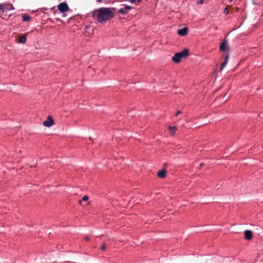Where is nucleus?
Listing matches in <instances>:
<instances>
[{
    "mask_svg": "<svg viewBox=\"0 0 263 263\" xmlns=\"http://www.w3.org/2000/svg\"><path fill=\"white\" fill-rule=\"evenodd\" d=\"M98 20L99 22H104L113 17L114 14L108 8H102L97 12Z\"/></svg>",
    "mask_w": 263,
    "mask_h": 263,
    "instance_id": "f257e3e1",
    "label": "nucleus"
},
{
    "mask_svg": "<svg viewBox=\"0 0 263 263\" xmlns=\"http://www.w3.org/2000/svg\"><path fill=\"white\" fill-rule=\"evenodd\" d=\"M189 54V50L184 49L182 51L176 53L172 59L174 62L178 63L181 61L182 59L186 58Z\"/></svg>",
    "mask_w": 263,
    "mask_h": 263,
    "instance_id": "f03ea898",
    "label": "nucleus"
},
{
    "mask_svg": "<svg viewBox=\"0 0 263 263\" xmlns=\"http://www.w3.org/2000/svg\"><path fill=\"white\" fill-rule=\"evenodd\" d=\"M54 124V120L52 116H47V120L43 122V125L46 127H50Z\"/></svg>",
    "mask_w": 263,
    "mask_h": 263,
    "instance_id": "7ed1b4c3",
    "label": "nucleus"
},
{
    "mask_svg": "<svg viewBox=\"0 0 263 263\" xmlns=\"http://www.w3.org/2000/svg\"><path fill=\"white\" fill-rule=\"evenodd\" d=\"M58 9L61 13H64L67 12L69 8L68 5L66 3H61L58 6Z\"/></svg>",
    "mask_w": 263,
    "mask_h": 263,
    "instance_id": "20e7f679",
    "label": "nucleus"
},
{
    "mask_svg": "<svg viewBox=\"0 0 263 263\" xmlns=\"http://www.w3.org/2000/svg\"><path fill=\"white\" fill-rule=\"evenodd\" d=\"M245 237L247 240H250L252 238V232L251 230H245L244 232Z\"/></svg>",
    "mask_w": 263,
    "mask_h": 263,
    "instance_id": "39448f33",
    "label": "nucleus"
},
{
    "mask_svg": "<svg viewBox=\"0 0 263 263\" xmlns=\"http://www.w3.org/2000/svg\"><path fill=\"white\" fill-rule=\"evenodd\" d=\"M178 34L180 36H184L187 32V28L186 27L182 28L178 30Z\"/></svg>",
    "mask_w": 263,
    "mask_h": 263,
    "instance_id": "423d86ee",
    "label": "nucleus"
},
{
    "mask_svg": "<svg viewBox=\"0 0 263 263\" xmlns=\"http://www.w3.org/2000/svg\"><path fill=\"white\" fill-rule=\"evenodd\" d=\"M166 170L162 169L160 171H159L157 173V176L160 178H164L166 177Z\"/></svg>",
    "mask_w": 263,
    "mask_h": 263,
    "instance_id": "0eeeda50",
    "label": "nucleus"
},
{
    "mask_svg": "<svg viewBox=\"0 0 263 263\" xmlns=\"http://www.w3.org/2000/svg\"><path fill=\"white\" fill-rule=\"evenodd\" d=\"M229 60V55H227L225 58L224 61L221 64V67L220 69V71H222L223 68L226 66Z\"/></svg>",
    "mask_w": 263,
    "mask_h": 263,
    "instance_id": "6e6552de",
    "label": "nucleus"
},
{
    "mask_svg": "<svg viewBox=\"0 0 263 263\" xmlns=\"http://www.w3.org/2000/svg\"><path fill=\"white\" fill-rule=\"evenodd\" d=\"M167 128L172 135H174L177 129V128L176 126H169Z\"/></svg>",
    "mask_w": 263,
    "mask_h": 263,
    "instance_id": "1a4fd4ad",
    "label": "nucleus"
},
{
    "mask_svg": "<svg viewBox=\"0 0 263 263\" xmlns=\"http://www.w3.org/2000/svg\"><path fill=\"white\" fill-rule=\"evenodd\" d=\"M26 42V37L25 36H21L19 39V42L22 44L25 43Z\"/></svg>",
    "mask_w": 263,
    "mask_h": 263,
    "instance_id": "9d476101",
    "label": "nucleus"
},
{
    "mask_svg": "<svg viewBox=\"0 0 263 263\" xmlns=\"http://www.w3.org/2000/svg\"><path fill=\"white\" fill-rule=\"evenodd\" d=\"M226 47V44L224 41L222 42L220 46V50L221 51H224Z\"/></svg>",
    "mask_w": 263,
    "mask_h": 263,
    "instance_id": "9b49d317",
    "label": "nucleus"
},
{
    "mask_svg": "<svg viewBox=\"0 0 263 263\" xmlns=\"http://www.w3.org/2000/svg\"><path fill=\"white\" fill-rule=\"evenodd\" d=\"M30 20V17L29 15L23 14V20L24 22H27Z\"/></svg>",
    "mask_w": 263,
    "mask_h": 263,
    "instance_id": "f8f14e48",
    "label": "nucleus"
},
{
    "mask_svg": "<svg viewBox=\"0 0 263 263\" xmlns=\"http://www.w3.org/2000/svg\"><path fill=\"white\" fill-rule=\"evenodd\" d=\"M88 198H89L88 196H84L83 197L82 200H79L78 203L81 204L82 203V200L86 201H87L88 200Z\"/></svg>",
    "mask_w": 263,
    "mask_h": 263,
    "instance_id": "ddd939ff",
    "label": "nucleus"
},
{
    "mask_svg": "<svg viewBox=\"0 0 263 263\" xmlns=\"http://www.w3.org/2000/svg\"><path fill=\"white\" fill-rule=\"evenodd\" d=\"M6 10V5H3L0 4V10H2V12H4L5 10Z\"/></svg>",
    "mask_w": 263,
    "mask_h": 263,
    "instance_id": "4468645a",
    "label": "nucleus"
},
{
    "mask_svg": "<svg viewBox=\"0 0 263 263\" xmlns=\"http://www.w3.org/2000/svg\"><path fill=\"white\" fill-rule=\"evenodd\" d=\"M14 9V8L13 7L12 5H6V10H11Z\"/></svg>",
    "mask_w": 263,
    "mask_h": 263,
    "instance_id": "2eb2a0df",
    "label": "nucleus"
},
{
    "mask_svg": "<svg viewBox=\"0 0 263 263\" xmlns=\"http://www.w3.org/2000/svg\"><path fill=\"white\" fill-rule=\"evenodd\" d=\"M141 0H130V3H135L136 5H138Z\"/></svg>",
    "mask_w": 263,
    "mask_h": 263,
    "instance_id": "dca6fc26",
    "label": "nucleus"
},
{
    "mask_svg": "<svg viewBox=\"0 0 263 263\" xmlns=\"http://www.w3.org/2000/svg\"><path fill=\"white\" fill-rule=\"evenodd\" d=\"M119 12L123 14H125L127 12V11L124 9V8H121L119 10Z\"/></svg>",
    "mask_w": 263,
    "mask_h": 263,
    "instance_id": "f3484780",
    "label": "nucleus"
},
{
    "mask_svg": "<svg viewBox=\"0 0 263 263\" xmlns=\"http://www.w3.org/2000/svg\"><path fill=\"white\" fill-rule=\"evenodd\" d=\"M100 249L102 251H105L106 250V245L105 243H103V244L101 246Z\"/></svg>",
    "mask_w": 263,
    "mask_h": 263,
    "instance_id": "a211bd4d",
    "label": "nucleus"
},
{
    "mask_svg": "<svg viewBox=\"0 0 263 263\" xmlns=\"http://www.w3.org/2000/svg\"><path fill=\"white\" fill-rule=\"evenodd\" d=\"M229 12V9H228V8H225L223 10V13L224 14H228Z\"/></svg>",
    "mask_w": 263,
    "mask_h": 263,
    "instance_id": "6ab92c4d",
    "label": "nucleus"
},
{
    "mask_svg": "<svg viewBox=\"0 0 263 263\" xmlns=\"http://www.w3.org/2000/svg\"><path fill=\"white\" fill-rule=\"evenodd\" d=\"M124 8V9H125L126 11H128V10H130L131 7H130V6H126Z\"/></svg>",
    "mask_w": 263,
    "mask_h": 263,
    "instance_id": "aec40b11",
    "label": "nucleus"
},
{
    "mask_svg": "<svg viewBox=\"0 0 263 263\" xmlns=\"http://www.w3.org/2000/svg\"><path fill=\"white\" fill-rule=\"evenodd\" d=\"M203 3V0H199L197 2V4H201Z\"/></svg>",
    "mask_w": 263,
    "mask_h": 263,
    "instance_id": "412c9836",
    "label": "nucleus"
},
{
    "mask_svg": "<svg viewBox=\"0 0 263 263\" xmlns=\"http://www.w3.org/2000/svg\"><path fill=\"white\" fill-rule=\"evenodd\" d=\"M85 239L86 240V241H88L89 240V238L88 236H85Z\"/></svg>",
    "mask_w": 263,
    "mask_h": 263,
    "instance_id": "4be33fe9",
    "label": "nucleus"
},
{
    "mask_svg": "<svg viewBox=\"0 0 263 263\" xmlns=\"http://www.w3.org/2000/svg\"><path fill=\"white\" fill-rule=\"evenodd\" d=\"M181 113V111L180 110H178L176 112V115H179V114H180Z\"/></svg>",
    "mask_w": 263,
    "mask_h": 263,
    "instance_id": "5701e85b",
    "label": "nucleus"
},
{
    "mask_svg": "<svg viewBox=\"0 0 263 263\" xmlns=\"http://www.w3.org/2000/svg\"><path fill=\"white\" fill-rule=\"evenodd\" d=\"M203 165H204V164L203 163H200V167H202Z\"/></svg>",
    "mask_w": 263,
    "mask_h": 263,
    "instance_id": "b1692460",
    "label": "nucleus"
},
{
    "mask_svg": "<svg viewBox=\"0 0 263 263\" xmlns=\"http://www.w3.org/2000/svg\"><path fill=\"white\" fill-rule=\"evenodd\" d=\"M102 0H97L98 2H101Z\"/></svg>",
    "mask_w": 263,
    "mask_h": 263,
    "instance_id": "393cba45",
    "label": "nucleus"
},
{
    "mask_svg": "<svg viewBox=\"0 0 263 263\" xmlns=\"http://www.w3.org/2000/svg\"><path fill=\"white\" fill-rule=\"evenodd\" d=\"M252 3H253V4H255V3L254 2V0H252Z\"/></svg>",
    "mask_w": 263,
    "mask_h": 263,
    "instance_id": "a878e982",
    "label": "nucleus"
},
{
    "mask_svg": "<svg viewBox=\"0 0 263 263\" xmlns=\"http://www.w3.org/2000/svg\"><path fill=\"white\" fill-rule=\"evenodd\" d=\"M230 2H232L233 0H229Z\"/></svg>",
    "mask_w": 263,
    "mask_h": 263,
    "instance_id": "bb28decb",
    "label": "nucleus"
}]
</instances>
